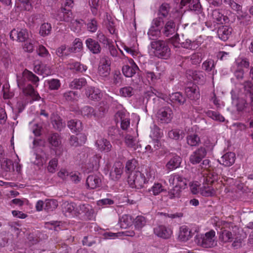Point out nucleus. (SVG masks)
<instances>
[{
    "mask_svg": "<svg viewBox=\"0 0 253 253\" xmlns=\"http://www.w3.org/2000/svg\"><path fill=\"white\" fill-rule=\"evenodd\" d=\"M200 194L203 196L209 197L215 194V189L212 185L203 183V186L200 188Z\"/></svg>",
    "mask_w": 253,
    "mask_h": 253,
    "instance_id": "cd10ccee",
    "label": "nucleus"
},
{
    "mask_svg": "<svg viewBox=\"0 0 253 253\" xmlns=\"http://www.w3.org/2000/svg\"><path fill=\"white\" fill-rule=\"evenodd\" d=\"M135 93V90L130 86H126L120 89L119 94L124 97H130Z\"/></svg>",
    "mask_w": 253,
    "mask_h": 253,
    "instance_id": "4c0bfd02",
    "label": "nucleus"
},
{
    "mask_svg": "<svg viewBox=\"0 0 253 253\" xmlns=\"http://www.w3.org/2000/svg\"><path fill=\"white\" fill-rule=\"evenodd\" d=\"M203 183L212 185L218 179V175L213 171L204 169L202 173Z\"/></svg>",
    "mask_w": 253,
    "mask_h": 253,
    "instance_id": "2eb2a0df",
    "label": "nucleus"
},
{
    "mask_svg": "<svg viewBox=\"0 0 253 253\" xmlns=\"http://www.w3.org/2000/svg\"><path fill=\"white\" fill-rule=\"evenodd\" d=\"M212 17L217 23L222 24L223 22L225 21V17L218 9H215L212 11Z\"/></svg>",
    "mask_w": 253,
    "mask_h": 253,
    "instance_id": "4d7b16f0",
    "label": "nucleus"
},
{
    "mask_svg": "<svg viewBox=\"0 0 253 253\" xmlns=\"http://www.w3.org/2000/svg\"><path fill=\"white\" fill-rule=\"evenodd\" d=\"M86 83L84 78L75 79L70 84V87L75 89H80Z\"/></svg>",
    "mask_w": 253,
    "mask_h": 253,
    "instance_id": "c03bdc74",
    "label": "nucleus"
},
{
    "mask_svg": "<svg viewBox=\"0 0 253 253\" xmlns=\"http://www.w3.org/2000/svg\"><path fill=\"white\" fill-rule=\"evenodd\" d=\"M164 25V20L162 17L158 16L154 18L151 24V26L154 28L162 30L163 29V26Z\"/></svg>",
    "mask_w": 253,
    "mask_h": 253,
    "instance_id": "e2e57ef3",
    "label": "nucleus"
},
{
    "mask_svg": "<svg viewBox=\"0 0 253 253\" xmlns=\"http://www.w3.org/2000/svg\"><path fill=\"white\" fill-rule=\"evenodd\" d=\"M125 143L127 147L136 148V145L137 143V140L136 137H133L129 134H127L125 137Z\"/></svg>",
    "mask_w": 253,
    "mask_h": 253,
    "instance_id": "6e6d98bb",
    "label": "nucleus"
},
{
    "mask_svg": "<svg viewBox=\"0 0 253 253\" xmlns=\"http://www.w3.org/2000/svg\"><path fill=\"white\" fill-rule=\"evenodd\" d=\"M89 2L92 13L93 15H96L101 8L100 0H90Z\"/></svg>",
    "mask_w": 253,
    "mask_h": 253,
    "instance_id": "8fccbe9b",
    "label": "nucleus"
},
{
    "mask_svg": "<svg viewBox=\"0 0 253 253\" xmlns=\"http://www.w3.org/2000/svg\"><path fill=\"white\" fill-rule=\"evenodd\" d=\"M187 96L191 100H197L199 99L200 94L198 87L196 85L187 87L185 90Z\"/></svg>",
    "mask_w": 253,
    "mask_h": 253,
    "instance_id": "b1692460",
    "label": "nucleus"
},
{
    "mask_svg": "<svg viewBox=\"0 0 253 253\" xmlns=\"http://www.w3.org/2000/svg\"><path fill=\"white\" fill-rule=\"evenodd\" d=\"M244 88L245 90L252 94L251 105L253 110V84L251 82H246L244 84Z\"/></svg>",
    "mask_w": 253,
    "mask_h": 253,
    "instance_id": "774afa93",
    "label": "nucleus"
},
{
    "mask_svg": "<svg viewBox=\"0 0 253 253\" xmlns=\"http://www.w3.org/2000/svg\"><path fill=\"white\" fill-rule=\"evenodd\" d=\"M224 226L221 228L219 233V239L223 243L231 242L234 239L235 241L232 244L234 247L240 246V239H238L239 229L236 226L228 223H225Z\"/></svg>",
    "mask_w": 253,
    "mask_h": 253,
    "instance_id": "f257e3e1",
    "label": "nucleus"
},
{
    "mask_svg": "<svg viewBox=\"0 0 253 253\" xmlns=\"http://www.w3.org/2000/svg\"><path fill=\"white\" fill-rule=\"evenodd\" d=\"M51 30V25L48 23H44L41 26L40 34L42 36H45L50 33Z\"/></svg>",
    "mask_w": 253,
    "mask_h": 253,
    "instance_id": "052dcab7",
    "label": "nucleus"
},
{
    "mask_svg": "<svg viewBox=\"0 0 253 253\" xmlns=\"http://www.w3.org/2000/svg\"><path fill=\"white\" fill-rule=\"evenodd\" d=\"M214 61L212 59H208L205 61L202 65L203 69L207 71H211L214 69Z\"/></svg>",
    "mask_w": 253,
    "mask_h": 253,
    "instance_id": "338daca9",
    "label": "nucleus"
},
{
    "mask_svg": "<svg viewBox=\"0 0 253 253\" xmlns=\"http://www.w3.org/2000/svg\"><path fill=\"white\" fill-rule=\"evenodd\" d=\"M193 235L194 233L187 226L183 225L179 228L178 239L181 241L186 242L190 239Z\"/></svg>",
    "mask_w": 253,
    "mask_h": 253,
    "instance_id": "4be33fe9",
    "label": "nucleus"
},
{
    "mask_svg": "<svg viewBox=\"0 0 253 253\" xmlns=\"http://www.w3.org/2000/svg\"><path fill=\"white\" fill-rule=\"evenodd\" d=\"M83 47V43L80 39H76L73 42L72 46H71L72 52L80 51Z\"/></svg>",
    "mask_w": 253,
    "mask_h": 253,
    "instance_id": "0e129e2a",
    "label": "nucleus"
},
{
    "mask_svg": "<svg viewBox=\"0 0 253 253\" xmlns=\"http://www.w3.org/2000/svg\"><path fill=\"white\" fill-rule=\"evenodd\" d=\"M146 224V218L142 216H137L134 221V225L135 229L138 230L141 229Z\"/></svg>",
    "mask_w": 253,
    "mask_h": 253,
    "instance_id": "5fc2aeb1",
    "label": "nucleus"
},
{
    "mask_svg": "<svg viewBox=\"0 0 253 253\" xmlns=\"http://www.w3.org/2000/svg\"><path fill=\"white\" fill-rule=\"evenodd\" d=\"M56 19L60 21L70 23L71 30L75 32H79L81 29L82 24L80 21L74 20L71 10L65 7L62 8L61 12L57 15Z\"/></svg>",
    "mask_w": 253,
    "mask_h": 253,
    "instance_id": "20e7f679",
    "label": "nucleus"
},
{
    "mask_svg": "<svg viewBox=\"0 0 253 253\" xmlns=\"http://www.w3.org/2000/svg\"><path fill=\"white\" fill-rule=\"evenodd\" d=\"M158 121L161 124L169 123L173 118V112L168 106H166L160 108L156 115Z\"/></svg>",
    "mask_w": 253,
    "mask_h": 253,
    "instance_id": "6e6552de",
    "label": "nucleus"
},
{
    "mask_svg": "<svg viewBox=\"0 0 253 253\" xmlns=\"http://www.w3.org/2000/svg\"><path fill=\"white\" fill-rule=\"evenodd\" d=\"M86 47L93 54L100 53L101 48L98 42L91 38H88L85 41Z\"/></svg>",
    "mask_w": 253,
    "mask_h": 253,
    "instance_id": "5701e85b",
    "label": "nucleus"
},
{
    "mask_svg": "<svg viewBox=\"0 0 253 253\" xmlns=\"http://www.w3.org/2000/svg\"><path fill=\"white\" fill-rule=\"evenodd\" d=\"M186 75L190 80L192 79L197 83L203 84L205 82V74L202 71L189 70Z\"/></svg>",
    "mask_w": 253,
    "mask_h": 253,
    "instance_id": "aec40b11",
    "label": "nucleus"
},
{
    "mask_svg": "<svg viewBox=\"0 0 253 253\" xmlns=\"http://www.w3.org/2000/svg\"><path fill=\"white\" fill-rule=\"evenodd\" d=\"M169 182L174 187L168 192V196L170 199L179 198L181 195V190L185 189L187 186L188 180L181 175L174 173L169 177Z\"/></svg>",
    "mask_w": 253,
    "mask_h": 253,
    "instance_id": "f03ea898",
    "label": "nucleus"
},
{
    "mask_svg": "<svg viewBox=\"0 0 253 253\" xmlns=\"http://www.w3.org/2000/svg\"><path fill=\"white\" fill-rule=\"evenodd\" d=\"M81 111L82 115L84 117H86L88 118H93L95 119L97 118L94 109L90 106H84L82 108Z\"/></svg>",
    "mask_w": 253,
    "mask_h": 253,
    "instance_id": "f704fd0d",
    "label": "nucleus"
},
{
    "mask_svg": "<svg viewBox=\"0 0 253 253\" xmlns=\"http://www.w3.org/2000/svg\"><path fill=\"white\" fill-rule=\"evenodd\" d=\"M111 61L107 57L102 58L100 61L98 73L102 77H106L110 73Z\"/></svg>",
    "mask_w": 253,
    "mask_h": 253,
    "instance_id": "9b49d317",
    "label": "nucleus"
},
{
    "mask_svg": "<svg viewBox=\"0 0 253 253\" xmlns=\"http://www.w3.org/2000/svg\"><path fill=\"white\" fill-rule=\"evenodd\" d=\"M58 164V159L56 158H52L48 162L47 170L49 172L53 173L57 169Z\"/></svg>",
    "mask_w": 253,
    "mask_h": 253,
    "instance_id": "13d9d810",
    "label": "nucleus"
},
{
    "mask_svg": "<svg viewBox=\"0 0 253 253\" xmlns=\"http://www.w3.org/2000/svg\"><path fill=\"white\" fill-rule=\"evenodd\" d=\"M27 81H31L36 86L37 83L39 81V78L34 75L32 72L25 69L22 74L17 76V83L19 87H23Z\"/></svg>",
    "mask_w": 253,
    "mask_h": 253,
    "instance_id": "0eeeda50",
    "label": "nucleus"
},
{
    "mask_svg": "<svg viewBox=\"0 0 253 253\" xmlns=\"http://www.w3.org/2000/svg\"><path fill=\"white\" fill-rule=\"evenodd\" d=\"M161 34V30L150 26L147 35L149 39L155 40L159 37Z\"/></svg>",
    "mask_w": 253,
    "mask_h": 253,
    "instance_id": "09e8293b",
    "label": "nucleus"
},
{
    "mask_svg": "<svg viewBox=\"0 0 253 253\" xmlns=\"http://www.w3.org/2000/svg\"><path fill=\"white\" fill-rule=\"evenodd\" d=\"M128 64L122 68V72L126 77H131L135 73L138 68L132 59H128Z\"/></svg>",
    "mask_w": 253,
    "mask_h": 253,
    "instance_id": "4468645a",
    "label": "nucleus"
},
{
    "mask_svg": "<svg viewBox=\"0 0 253 253\" xmlns=\"http://www.w3.org/2000/svg\"><path fill=\"white\" fill-rule=\"evenodd\" d=\"M56 52L59 57H64L69 55L72 51L71 46L62 45L56 49Z\"/></svg>",
    "mask_w": 253,
    "mask_h": 253,
    "instance_id": "ea45409f",
    "label": "nucleus"
},
{
    "mask_svg": "<svg viewBox=\"0 0 253 253\" xmlns=\"http://www.w3.org/2000/svg\"><path fill=\"white\" fill-rule=\"evenodd\" d=\"M184 133L182 130L173 129L169 131L168 136L170 138L178 140L184 137Z\"/></svg>",
    "mask_w": 253,
    "mask_h": 253,
    "instance_id": "a18cd8bd",
    "label": "nucleus"
},
{
    "mask_svg": "<svg viewBox=\"0 0 253 253\" xmlns=\"http://www.w3.org/2000/svg\"><path fill=\"white\" fill-rule=\"evenodd\" d=\"M151 130L150 133V136L154 140H157L158 138H161L162 136V132L156 125H153L151 126Z\"/></svg>",
    "mask_w": 253,
    "mask_h": 253,
    "instance_id": "de8ad7c7",
    "label": "nucleus"
},
{
    "mask_svg": "<svg viewBox=\"0 0 253 253\" xmlns=\"http://www.w3.org/2000/svg\"><path fill=\"white\" fill-rule=\"evenodd\" d=\"M48 141L55 155L58 157L60 156L63 153V147L61 145V137L59 134L57 133L50 134L48 137Z\"/></svg>",
    "mask_w": 253,
    "mask_h": 253,
    "instance_id": "1a4fd4ad",
    "label": "nucleus"
},
{
    "mask_svg": "<svg viewBox=\"0 0 253 253\" xmlns=\"http://www.w3.org/2000/svg\"><path fill=\"white\" fill-rule=\"evenodd\" d=\"M98 41L104 45H109L112 43V41L107 38L102 32L98 31L97 35Z\"/></svg>",
    "mask_w": 253,
    "mask_h": 253,
    "instance_id": "69168bd1",
    "label": "nucleus"
},
{
    "mask_svg": "<svg viewBox=\"0 0 253 253\" xmlns=\"http://www.w3.org/2000/svg\"><path fill=\"white\" fill-rule=\"evenodd\" d=\"M151 46L156 57L164 59H168L170 57L171 50L166 42L155 41L151 42Z\"/></svg>",
    "mask_w": 253,
    "mask_h": 253,
    "instance_id": "7ed1b4c3",
    "label": "nucleus"
},
{
    "mask_svg": "<svg viewBox=\"0 0 253 253\" xmlns=\"http://www.w3.org/2000/svg\"><path fill=\"white\" fill-rule=\"evenodd\" d=\"M29 34L26 29L17 28L13 29L10 34V37L13 40L19 42L26 41L29 38Z\"/></svg>",
    "mask_w": 253,
    "mask_h": 253,
    "instance_id": "9d476101",
    "label": "nucleus"
},
{
    "mask_svg": "<svg viewBox=\"0 0 253 253\" xmlns=\"http://www.w3.org/2000/svg\"><path fill=\"white\" fill-rule=\"evenodd\" d=\"M19 88H22L23 92L25 94L31 96L35 100H37L40 98L39 94L34 89L32 85L30 84H28L25 87L23 86V87Z\"/></svg>",
    "mask_w": 253,
    "mask_h": 253,
    "instance_id": "473e14b6",
    "label": "nucleus"
},
{
    "mask_svg": "<svg viewBox=\"0 0 253 253\" xmlns=\"http://www.w3.org/2000/svg\"><path fill=\"white\" fill-rule=\"evenodd\" d=\"M175 32V25L172 20H169L163 28V33L167 37L173 34Z\"/></svg>",
    "mask_w": 253,
    "mask_h": 253,
    "instance_id": "c85d7f7f",
    "label": "nucleus"
},
{
    "mask_svg": "<svg viewBox=\"0 0 253 253\" xmlns=\"http://www.w3.org/2000/svg\"><path fill=\"white\" fill-rule=\"evenodd\" d=\"M196 242L198 245L205 248L215 247L217 244L215 231L212 230L205 234L197 236Z\"/></svg>",
    "mask_w": 253,
    "mask_h": 253,
    "instance_id": "39448f33",
    "label": "nucleus"
},
{
    "mask_svg": "<svg viewBox=\"0 0 253 253\" xmlns=\"http://www.w3.org/2000/svg\"><path fill=\"white\" fill-rule=\"evenodd\" d=\"M181 158L177 156L174 155L168 161L166 167L169 170H172L178 168L181 163Z\"/></svg>",
    "mask_w": 253,
    "mask_h": 253,
    "instance_id": "bb28decb",
    "label": "nucleus"
},
{
    "mask_svg": "<svg viewBox=\"0 0 253 253\" xmlns=\"http://www.w3.org/2000/svg\"><path fill=\"white\" fill-rule=\"evenodd\" d=\"M169 98L172 102L179 104H182L185 101L184 97L179 92L172 93Z\"/></svg>",
    "mask_w": 253,
    "mask_h": 253,
    "instance_id": "37998d69",
    "label": "nucleus"
},
{
    "mask_svg": "<svg viewBox=\"0 0 253 253\" xmlns=\"http://www.w3.org/2000/svg\"><path fill=\"white\" fill-rule=\"evenodd\" d=\"M137 165V161L134 159H132L127 161L126 165V172L127 174V176L133 172L138 171L137 170H135Z\"/></svg>",
    "mask_w": 253,
    "mask_h": 253,
    "instance_id": "e433bc0d",
    "label": "nucleus"
},
{
    "mask_svg": "<svg viewBox=\"0 0 253 253\" xmlns=\"http://www.w3.org/2000/svg\"><path fill=\"white\" fill-rule=\"evenodd\" d=\"M164 191V187L161 183H155L148 190V192L154 196L159 195Z\"/></svg>",
    "mask_w": 253,
    "mask_h": 253,
    "instance_id": "58836bf2",
    "label": "nucleus"
},
{
    "mask_svg": "<svg viewBox=\"0 0 253 253\" xmlns=\"http://www.w3.org/2000/svg\"><path fill=\"white\" fill-rule=\"evenodd\" d=\"M206 114L213 120L220 122H223L224 121V118L217 112L209 110L206 112Z\"/></svg>",
    "mask_w": 253,
    "mask_h": 253,
    "instance_id": "680f3d73",
    "label": "nucleus"
},
{
    "mask_svg": "<svg viewBox=\"0 0 253 253\" xmlns=\"http://www.w3.org/2000/svg\"><path fill=\"white\" fill-rule=\"evenodd\" d=\"M170 9V7L168 3H163L159 7L158 11V16L163 18L168 16Z\"/></svg>",
    "mask_w": 253,
    "mask_h": 253,
    "instance_id": "3c124183",
    "label": "nucleus"
},
{
    "mask_svg": "<svg viewBox=\"0 0 253 253\" xmlns=\"http://www.w3.org/2000/svg\"><path fill=\"white\" fill-rule=\"evenodd\" d=\"M207 152L205 148L200 147L192 153L190 156V162L193 165L199 164L204 159Z\"/></svg>",
    "mask_w": 253,
    "mask_h": 253,
    "instance_id": "ddd939ff",
    "label": "nucleus"
},
{
    "mask_svg": "<svg viewBox=\"0 0 253 253\" xmlns=\"http://www.w3.org/2000/svg\"><path fill=\"white\" fill-rule=\"evenodd\" d=\"M127 182L131 188L140 189L145 183V174L139 171L133 172L127 176Z\"/></svg>",
    "mask_w": 253,
    "mask_h": 253,
    "instance_id": "423d86ee",
    "label": "nucleus"
},
{
    "mask_svg": "<svg viewBox=\"0 0 253 253\" xmlns=\"http://www.w3.org/2000/svg\"><path fill=\"white\" fill-rule=\"evenodd\" d=\"M69 68L70 69H74L77 71L83 72L87 70V67L85 65L81 64L80 63L76 62L69 63Z\"/></svg>",
    "mask_w": 253,
    "mask_h": 253,
    "instance_id": "603ef678",
    "label": "nucleus"
},
{
    "mask_svg": "<svg viewBox=\"0 0 253 253\" xmlns=\"http://www.w3.org/2000/svg\"><path fill=\"white\" fill-rule=\"evenodd\" d=\"M200 141V138L197 134H193L189 135L187 137V143L191 146H196Z\"/></svg>",
    "mask_w": 253,
    "mask_h": 253,
    "instance_id": "bf43d9fd",
    "label": "nucleus"
},
{
    "mask_svg": "<svg viewBox=\"0 0 253 253\" xmlns=\"http://www.w3.org/2000/svg\"><path fill=\"white\" fill-rule=\"evenodd\" d=\"M250 63L246 59L238 58L234 63V65L232 67V70H234L235 66H237L238 69H241L243 67L248 68Z\"/></svg>",
    "mask_w": 253,
    "mask_h": 253,
    "instance_id": "864d4df0",
    "label": "nucleus"
},
{
    "mask_svg": "<svg viewBox=\"0 0 253 253\" xmlns=\"http://www.w3.org/2000/svg\"><path fill=\"white\" fill-rule=\"evenodd\" d=\"M114 170L112 171L110 173L111 175L114 176L115 175V178H119L123 172V166L122 163L118 162L115 164L114 167Z\"/></svg>",
    "mask_w": 253,
    "mask_h": 253,
    "instance_id": "79ce46f5",
    "label": "nucleus"
},
{
    "mask_svg": "<svg viewBox=\"0 0 253 253\" xmlns=\"http://www.w3.org/2000/svg\"><path fill=\"white\" fill-rule=\"evenodd\" d=\"M97 149L101 152H109L112 148V146L109 140L104 138L98 139L95 142Z\"/></svg>",
    "mask_w": 253,
    "mask_h": 253,
    "instance_id": "6ab92c4d",
    "label": "nucleus"
},
{
    "mask_svg": "<svg viewBox=\"0 0 253 253\" xmlns=\"http://www.w3.org/2000/svg\"><path fill=\"white\" fill-rule=\"evenodd\" d=\"M101 156L100 154H94L90 157L88 163L85 164V168L86 172H90L97 170L99 167Z\"/></svg>",
    "mask_w": 253,
    "mask_h": 253,
    "instance_id": "f8f14e48",
    "label": "nucleus"
},
{
    "mask_svg": "<svg viewBox=\"0 0 253 253\" xmlns=\"http://www.w3.org/2000/svg\"><path fill=\"white\" fill-rule=\"evenodd\" d=\"M132 223V219L131 216L124 214L120 218V224L122 228H127L130 226Z\"/></svg>",
    "mask_w": 253,
    "mask_h": 253,
    "instance_id": "c9c22d12",
    "label": "nucleus"
},
{
    "mask_svg": "<svg viewBox=\"0 0 253 253\" xmlns=\"http://www.w3.org/2000/svg\"><path fill=\"white\" fill-rule=\"evenodd\" d=\"M68 126L73 132L80 131L83 129L81 122L77 120H72L69 121Z\"/></svg>",
    "mask_w": 253,
    "mask_h": 253,
    "instance_id": "72a5a7b5",
    "label": "nucleus"
},
{
    "mask_svg": "<svg viewBox=\"0 0 253 253\" xmlns=\"http://www.w3.org/2000/svg\"><path fill=\"white\" fill-rule=\"evenodd\" d=\"M58 202L54 199H46L44 210L47 211H51L56 209L58 206Z\"/></svg>",
    "mask_w": 253,
    "mask_h": 253,
    "instance_id": "a19ab883",
    "label": "nucleus"
},
{
    "mask_svg": "<svg viewBox=\"0 0 253 253\" xmlns=\"http://www.w3.org/2000/svg\"><path fill=\"white\" fill-rule=\"evenodd\" d=\"M235 160V154L233 152H229L224 154L220 159L219 162L221 164L229 167L232 165Z\"/></svg>",
    "mask_w": 253,
    "mask_h": 253,
    "instance_id": "a878e982",
    "label": "nucleus"
},
{
    "mask_svg": "<svg viewBox=\"0 0 253 253\" xmlns=\"http://www.w3.org/2000/svg\"><path fill=\"white\" fill-rule=\"evenodd\" d=\"M51 123L54 128L61 130L65 126V122L57 115L53 114L51 117Z\"/></svg>",
    "mask_w": 253,
    "mask_h": 253,
    "instance_id": "2f4dec72",
    "label": "nucleus"
},
{
    "mask_svg": "<svg viewBox=\"0 0 253 253\" xmlns=\"http://www.w3.org/2000/svg\"><path fill=\"white\" fill-rule=\"evenodd\" d=\"M34 70L37 74L43 75V76H48L51 73L49 66L42 64L35 65Z\"/></svg>",
    "mask_w": 253,
    "mask_h": 253,
    "instance_id": "c756f323",
    "label": "nucleus"
},
{
    "mask_svg": "<svg viewBox=\"0 0 253 253\" xmlns=\"http://www.w3.org/2000/svg\"><path fill=\"white\" fill-rule=\"evenodd\" d=\"M232 28L227 26H221L217 30L219 38L223 41L227 40L231 34Z\"/></svg>",
    "mask_w": 253,
    "mask_h": 253,
    "instance_id": "393cba45",
    "label": "nucleus"
},
{
    "mask_svg": "<svg viewBox=\"0 0 253 253\" xmlns=\"http://www.w3.org/2000/svg\"><path fill=\"white\" fill-rule=\"evenodd\" d=\"M102 181L101 177L96 175H89L86 180V185L88 188L94 189L101 186Z\"/></svg>",
    "mask_w": 253,
    "mask_h": 253,
    "instance_id": "f3484780",
    "label": "nucleus"
},
{
    "mask_svg": "<svg viewBox=\"0 0 253 253\" xmlns=\"http://www.w3.org/2000/svg\"><path fill=\"white\" fill-rule=\"evenodd\" d=\"M46 83L50 90H58L61 86L60 81L57 79L47 80L46 81Z\"/></svg>",
    "mask_w": 253,
    "mask_h": 253,
    "instance_id": "49530a36",
    "label": "nucleus"
},
{
    "mask_svg": "<svg viewBox=\"0 0 253 253\" xmlns=\"http://www.w3.org/2000/svg\"><path fill=\"white\" fill-rule=\"evenodd\" d=\"M115 118L117 123H121V126L123 129H126L129 127L130 122L127 114L119 111L116 113Z\"/></svg>",
    "mask_w": 253,
    "mask_h": 253,
    "instance_id": "dca6fc26",
    "label": "nucleus"
},
{
    "mask_svg": "<svg viewBox=\"0 0 253 253\" xmlns=\"http://www.w3.org/2000/svg\"><path fill=\"white\" fill-rule=\"evenodd\" d=\"M85 94L89 99L93 101H98L102 96L99 89L91 86L86 88Z\"/></svg>",
    "mask_w": 253,
    "mask_h": 253,
    "instance_id": "412c9836",
    "label": "nucleus"
},
{
    "mask_svg": "<svg viewBox=\"0 0 253 253\" xmlns=\"http://www.w3.org/2000/svg\"><path fill=\"white\" fill-rule=\"evenodd\" d=\"M181 4L187 6L191 10H197L201 7L199 0H181Z\"/></svg>",
    "mask_w": 253,
    "mask_h": 253,
    "instance_id": "7c9ffc66",
    "label": "nucleus"
},
{
    "mask_svg": "<svg viewBox=\"0 0 253 253\" xmlns=\"http://www.w3.org/2000/svg\"><path fill=\"white\" fill-rule=\"evenodd\" d=\"M154 233L161 238L168 239L172 234L171 229L164 225H159L154 229Z\"/></svg>",
    "mask_w": 253,
    "mask_h": 253,
    "instance_id": "a211bd4d",
    "label": "nucleus"
}]
</instances>
